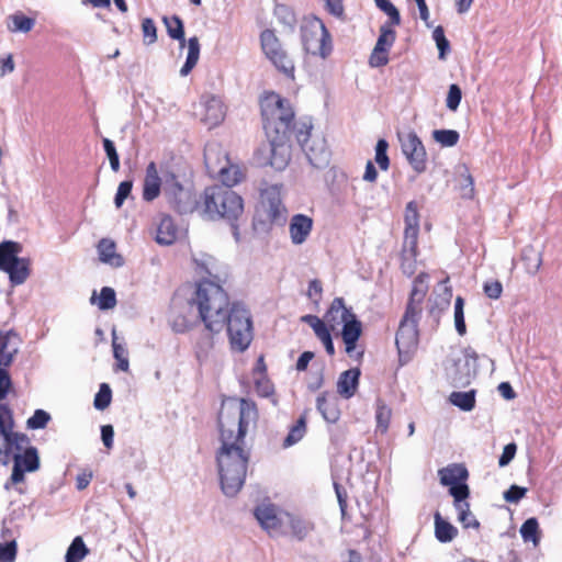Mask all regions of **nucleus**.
Instances as JSON below:
<instances>
[{
    "instance_id": "obj_49",
    "label": "nucleus",
    "mask_w": 562,
    "mask_h": 562,
    "mask_svg": "<svg viewBox=\"0 0 562 562\" xmlns=\"http://www.w3.org/2000/svg\"><path fill=\"white\" fill-rule=\"evenodd\" d=\"M101 311L111 310L116 305L115 291L110 286H103L97 302Z\"/></svg>"
},
{
    "instance_id": "obj_17",
    "label": "nucleus",
    "mask_w": 562,
    "mask_h": 562,
    "mask_svg": "<svg viewBox=\"0 0 562 562\" xmlns=\"http://www.w3.org/2000/svg\"><path fill=\"white\" fill-rule=\"evenodd\" d=\"M269 142V165L276 170H283L291 158L290 137L267 136Z\"/></svg>"
},
{
    "instance_id": "obj_48",
    "label": "nucleus",
    "mask_w": 562,
    "mask_h": 562,
    "mask_svg": "<svg viewBox=\"0 0 562 562\" xmlns=\"http://www.w3.org/2000/svg\"><path fill=\"white\" fill-rule=\"evenodd\" d=\"M376 7L382 10L387 16L389 21L384 24L400 25L401 15L397 8L389 0H374Z\"/></svg>"
},
{
    "instance_id": "obj_5",
    "label": "nucleus",
    "mask_w": 562,
    "mask_h": 562,
    "mask_svg": "<svg viewBox=\"0 0 562 562\" xmlns=\"http://www.w3.org/2000/svg\"><path fill=\"white\" fill-rule=\"evenodd\" d=\"M325 322L331 329L342 324L341 338L346 346V352L349 357L360 359L363 357V350L356 352L357 342L362 333V324L351 307H346L342 297H335L329 308L324 315Z\"/></svg>"
},
{
    "instance_id": "obj_53",
    "label": "nucleus",
    "mask_w": 562,
    "mask_h": 562,
    "mask_svg": "<svg viewBox=\"0 0 562 562\" xmlns=\"http://www.w3.org/2000/svg\"><path fill=\"white\" fill-rule=\"evenodd\" d=\"M432 38L436 42L437 48L439 50V58L445 59L446 54L450 50V43L446 38L443 27L438 25L432 32Z\"/></svg>"
},
{
    "instance_id": "obj_4",
    "label": "nucleus",
    "mask_w": 562,
    "mask_h": 562,
    "mask_svg": "<svg viewBox=\"0 0 562 562\" xmlns=\"http://www.w3.org/2000/svg\"><path fill=\"white\" fill-rule=\"evenodd\" d=\"M201 268L205 270L207 278L196 283L190 304L196 306L206 330L221 333L224 329L225 312L229 308V297L222 285L226 278L214 274L204 266Z\"/></svg>"
},
{
    "instance_id": "obj_30",
    "label": "nucleus",
    "mask_w": 562,
    "mask_h": 562,
    "mask_svg": "<svg viewBox=\"0 0 562 562\" xmlns=\"http://www.w3.org/2000/svg\"><path fill=\"white\" fill-rule=\"evenodd\" d=\"M285 526L290 528L291 535L300 541L305 539L308 536V533L314 529V524L312 521L294 516L289 513L285 514L284 527Z\"/></svg>"
},
{
    "instance_id": "obj_10",
    "label": "nucleus",
    "mask_w": 562,
    "mask_h": 562,
    "mask_svg": "<svg viewBox=\"0 0 562 562\" xmlns=\"http://www.w3.org/2000/svg\"><path fill=\"white\" fill-rule=\"evenodd\" d=\"M164 195L179 214L191 213L199 206L192 189L184 187L171 170L164 172Z\"/></svg>"
},
{
    "instance_id": "obj_54",
    "label": "nucleus",
    "mask_w": 562,
    "mask_h": 562,
    "mask_svg": "<svg viewBox=\"0 0 562 562\" xmlns=\"http://www.w3.org/2000/svg\"><path fill=\"white\" fill-rule=\"evenodd\" d=\"M50 420V415L43 411L36 409L34 414L27 419V427L30 429H42L45 428L48 422Z\"/></svg>"
},
{
    "instance_id": "obj_34",
    "label": "nucleus",
    "mask_w": 562,
    "mask_h": 562,
    "mask_svg": "<svg viewBox=\"0 0 562 562\" xmlns=\"http://www.w3.org/2000/svg\"><path fill=\"white\" fill-rule=\"evenodd\" d=\"M200 57V43L196 36L188 40V55L184 65L180 69L182 77L188 76L198 64Z\"/></svg>"
},
{
    "instance_id": "obj_26",
    "label": "nucleus",
    "mask_w": 562,
    "mask_h": 562,
    "mask_svg": "<svg viewBox=\"0 0 562 562\" xmlns=\"http://www.w3.org/2000/svg\"><path fill=\"white\" fill-rule=\"evenodd\" d=\"M22 251V245L14 240H3L0 243V270L3 271L14 263H19L21 257L19 254Z\"/></svg>"
},
{
    "instance_id": "obj_50",
    "label": "nucleus",
    "mask_w": 562,
    "mask_h": 562,
    "mask_svg": "<svg viewBox=\"0 0 562 562\" xmlns=\"http://www.w3.org/2000/svg\"><path fill=\"white\" fill-rule=\"evenodd\" d=\"M112 400V391L109 384L102 383L94 396L93 405L97 409L103 411L109 407Z\"/></svg>"
},
{
    "instance_id": "obj_33",
    "label": "nucleus",
    "mask_w": 562,
    "mask_h": 562,
    "mask_svg": "<svg viewBox=\"0 0 562 562\" xmlns=\"http://www.w3.org/2000/svg\"><path fill=\"white\" fill-rule=\"evenodd\" d=\"M392 417V409L384 403L383 400L376 398L375 401V431L386 434L389 430Z\"/></svg>"
},
{
    "instance_id": "obj_6",
    "label": "nucleus",
    "mask_w": 562,
    "mask_h": 562,
    "mask_svg": "<svg viewBox=\"0 0 562 562\" xmlns=\"http://www.w3.org/2000/svg\"><path fill=\"white\" fill-rule=\"evenodd\" d=\"M225 327L233 350L243 352L250 346L254 337L252 321L244 304L235 302L225 312Z\"/></svg>"
},
{
    "instance_id": "obj_42",
    "label": "nucleus",
    "mask_w": 562,
    "mask_h": 562,
    "mask_svg": "<svg viewBox=\"0 0 562 562\" xmlns=\"http://www.w3.org/2000/svg\"><path fill=\"white\" fill-rule=\"evenodd\" d=\"M416 257H417V246L415 247V251H412V245L404 243V249L402 255L401 268L402 271L408 277L413 276L416 270Z\"/></svg>"
},
{
    "instance_id": "obj_40",
    "label": "nucleus",
    "mask_w": 562,
    "mask_h": 562,
    "mask_svg": "<svg viewBox=\"0 0 562 562\" xmlns=\"http://www.w3.org/2000/svg\"><path fill=\"white\" fill-rule=\"evenodd\" d=\"M520 535L525 542L531 541L537 546L540 541L539 524L537 518H528L520 527Z\"/></svg>"
},
{
    "instance_id": "obj_57",
    "label": "nucleus",
    "mask_w": 562,
    "mask_h": 562,
    "mask_svg": "<svg viewBox=\"0 0 562 562\" xmlns=\"http://www.w3.org/2000/svg\"><path fill=\"white\" fill-rule=\"evenodd\" d=\"M103 148L110 160V166L113 171H119L120 169V157L114 146V143L109 138H103Z\"/></svg>"
},
{
    "instance_id": "obj_11",
    "label": "nucleus",
    "mask_w": 562,
    "mask_h": 562,
    "mask_svg": "<svg viewBox=\"0 0 562 562\" xmlns=\"http://www.w3.org/2000/svg\"><path fill=\"white\" fill-rule=\"evenodd\" d=\"M260 45L265 56L285 77L294 79V63L283 48L274 31L266 29L260 33Z\"/></svg>"
},
{
    "instance_id": "obj_13",
    "label": "nucleus",
    "mask_w": 562,
    "mask_h": 562,
    "mask_svg": "<svg viewBox=\"0 0 562 562\" xmlns=\"http://www.w3.org/2000/svg\"><path fill=\"white\" fill-rule=\"evenodd\" d=\"M398 142L411 168L417 175L424 173L427 170V151L419 136L414 131H409L398 134Z\"/></svg>"
},
{
    "instance_id": "obj_14",
    "label": "nucleus",
    "mask_w": 562,
    "mask_h": 562,
    "mask_svg": "<svg viewBox=\"0 0 562 562\" xmlns=\"http://www.w3.org/2000/svg\"><path fill=\"white\" fill-rule=\"evenodd\" d=\"M285 514L279 512L273 504H260L254 510L259 525L272 537L286 533L284 530Z\"/></svg>"
},
{
    "instance_id": "obj_52",
    "label": "nucleus",
    "mask_w": 562,
    "mask_h": 562,
    "mask_svg": "<svg viewBox=\"0 0 562 562\" xmlns=\"http://www.w3.org/2000/svg\"><path fill=\"white\" fill-rule=\"evenodd\" d=\"M463 306V299L461 296H458L454 302V325L456 330L460 336H463L467 333Z\"/></svg>"
},
{
    "instance_id": "obj_8",
    "label": "nucleus",
    "mask_w": 562,
    "mask_h": 562,
    "mask_svg": "<svg viewBox=\"0 0 562 562\" xmlns=\"http://www.w3.org/2000/svg\"><path fill=\"white\" fill-rule=\"evenodd\" d=\"M30 440L18 442L8 450L5 460L0 459V462L8 464L13 461V469L11 481L14 484L22 483L25 480L26 472H35L40 469L41 462L37 448L30 446Z\"/></svg>"
},
{
    "instance_id": "obj_31",
    "label": "nucleus",
    "mask_w": 562,
    "mask_h": 562,
    "mask_svg": "<svg viewBox=\"0 0 562 562\" xmlns=\"http://www.w3.org/2000/svg\"><path fill=\"white\" fill-rule=\"evenodd\" d=\"M435 537L441 543L451 542L458 536V529L449 521L445 520L439 512L434 515Z\"/></svg>"
},
{
    "instance_id": "obj_18",
    "label": "nucleus",
    "mask_w": 562,
    "mask_h": 562,
    "mask_svg": "<svg viewBox=\"0 0 562 562\" xmlns=\"http://www.w3.org/2000/svg\"><path fill=\"white\" fill-rule=\"evenodd\" d=\"M164 172L165 170H161V176L159 175L157 165L154 161L147 165L143 183L144 201L151 202L159 196L161 191L164 192Z\"/></svg>"
},
{
    "instance_id": "obj_38",
    "label": "nucleus",
    "mask_w": 562,
    "mask_h": 562,
    "mask_svg": "<svg viewBox=\"0 0 562 562\" xmlns=\"http://www.w3.org/2000/svg\"><path fill=\"white\" fill-rule=\"evenodd\" d=\"M89 553V549L87 548L85 541L81 537H76L70 546L68 547L65 555V561L69 562H80L83 560Z\"/></svg>"
},
{
    "instance_id": "obj_41",
    "label": "nucleus",
    "mask_w": 562,
    "mask_h": 562,
    "mask_svg": "<svg viewBox=\"0 0 562 562\" xmlns=\"http://www.w3.org/2000/svg\"><path fill=\"white\" fill-rule=\"evenodd\" d=\"M432 138L441 147H453L460 139V134L456 130H435Z\"/></svg>"
},
{
    "instance_id": "obj_62",
    "label": "nucleus",
    "mask_w": 562,
    "mask_h": 562,
    "mask_svg": "<svg viewBox=\"0 0 562 562\" xmlns=\"http://www.w3.org/2000/svg\"><path fill=\"white\" fill-rule=\"evenodd\" d=\"M483 291L488 299L497 300L502 296L503 285L498 280L486 281Z\"/></svg>"
},
{
    "instance_id": "obj_24",
    "label": "nucleus",
    "mask_w": 562,
    "mask_h": 562,
    "mask_svg": "<svg viewBox=\"0 0 562 562\" xmlns=\"http://www.w3.org/2000/svg\"><path fill=\"white\" fill-rule=\"evenodd\" d=\"M316 408L323 418L329 424H335L340 418V411L338 407L337 398L335 396L327 397L326 392L317 396Z\"/></svg>"
},
{
    "instance_id": "obj_44",
    "label": "nucleus",
    "mask_w": 562,
    "mask_h": 562,
    "mask_svg": "<svg viewBox=\"0 0 562 562\" xmlns=\"http://www.w3.org/2000/svg\"><path fill=\"white\" fill-rule=\"evenodd\" d=\"M449 494L453 497L454 508L469 504L467 498L470 496V490L467 481L449 486Z\"/></svg>"
},
{
    "instance_id": "obj_2",
    "label": "nucleus",
    "mask_w": 562,
    "mask_h": 562,
    "mask_svg": "<svg viewBox=\"0 0 562 562\" xmlns=\"http://www.w3.org/2000/svg\"><path fill=\"white\" fill-rule=\"evenodd\" d=\"M262 125L266 136L290 137L292 133L305 153L310 164L321 168L328 160V150L324 143L317 147L311 146L310 136L312 124L301 123L296 126L295 112L291 102L277 92H268L261 101Z\"/></svg>"
},
{
    "instance_id": "obj_25",
    "label": "nucleus",
    "mask_w": 562,
    "mask_h": 562,
    "mask_svg": "<svg viewBox=\"0 0 562 562\" xmlns=\"http://www.w3.org/2000/svg\"><path fill=\"white\" fill-rule=\"evenodd\" d=\"M438 475L443 486H450L467 481L469 472L463 464L452 463L438 470Z\"/></svg>"
},
{
    "instance_id": "obj_37",
    "label": "nucleus",
    "mask_w": 562,
    "mask_h": 562,
    "mask_svg": "<svg viewBox=\"0 0 562 562\" xmlns=\"http://www.w3.org/2000/svg\"><path fill=\"white\" fill-rule=\"evenodd\" d=\"M449 401L452 405L459 407L464 412H470L475 406V391L471 390L468 392H452L449 396Z\"/></svg>"
},
{
    "instance_id": "obj_22",
    "label": "nucleus",
    "mask_w": 562,
    "mask_h": 562,
    "mask_svg": "<svg viewBox=\"0 0 562 562\" xmlns=\"http://www.w3.org/2000/svg\"><path fill=\"white\" fill-rule=\"evenodd\" d=\"M360 374L358 368H351L340 373L337 381L338 394L346 400L351 398L357 392Z\"/></svg>"
},
{
    "instance_id": "obj_20",
    "label": "nucleus",
    "mask_w": 562,
    "mask_h": 562,
    "mask_svg": "<svg viewBox=\"0 0 562 562\" xmlns=\"http://www.w3.org/2000/svg\"><path fill=\"white\" fill-rule=\"evenodd\" d=\"M405 232H404V241L405 244L412 245V251H415L418 232H419V214L417 204L415 201H411L407 203L405 209Z\"/></svg>"
},
{
    "instance_id": "obj_15",
    "label": "nucleus",
    "mask_w": 562,
    "mask_h": 562,
    "mask_svg": "<svg viewBox=\"0 0 562 562\" xmlns=\"http://www.w3.org/2000/svg\"><path fill=\"white\" fill-rule=\"evenodd\" d=\"M27 440V436L13 431V418L7 404L0 403V459L5 460L8 450L18 442Z\"/></svg>"
},
{
    "instance_id": "obj_63",
    "label": "nucleus",
    "mask_w": 562,
    "mask_h": 562,
    "mask_svg": "<svg viewBox=\"0 0 562 562\" xmlns=\"http://www.w3.org/2000/svg\"><path fill=\"white\" fill-rule=\"evenodd\" d=\"M464 183L461 184V195L467 199H472L474 196V179L469 172L468 168H464V172L462 173Z\"/></svg>"
},
{
    "instance_id": "obj_3",
    "label": "nucleus",
    "mask_w": 562,
    "mask_h": 562,
    "mask_svg": "<svg viewBox=\"0 0 562 562\" xmlns=\"http://www.w3.org/2000/svg\"><path fill=\"white\" fill-rule=\"evenodd\" d=\"M221 176L224 184L205 188L198 207L209 220H225L232 228L235 241L239 243L238 221L244 213V201L232 187L241 180V172L237 168H222Z\"/></svg>"
},
{
    "instance_id": "obj_60",
    "label": "nucleus",
    "mask_w": 562,
    "mask_h": 562,
    "mask_svg": "<svg viewBox=\"0 0 562 562\" xmlns=\"http://www.w3.org/2000/svg\"><path fill=\"white\" fill-rule=\"evenodd\" d=\"M133 188V182L131 180L122 181L119 184L115 198H114V204L116 207H121L125 201V199L131 194Z\"/></svg>"
},
{
    "instance_id": "obj_21",
    "label": "nucleus",
    "mask_w": 562,
    "mask_h": 562,
    "mask_svg": "<svg viewBox=\"0 0 562 562\" xmlns=\"http://www.w3.org/2000/svg\"><path fill=\"white\" fill-rule=\"evenodd\" d=\"M20 337L13 330L0 331V367H9L20 348Z\"/></svg>"
},
{
    "instance_id": "obj_47",
    "label": "nucleus",
    "mask_w": 562,
    "mask_h": 562,
    "mask_svg": "<svg viewBox=\"0 0 562 562\" xmlns=\"http://www.w3.org/2000/svg\"><path fill=\"white\" fill-rule=\"evenodd\" d=\"M387 148H389V143L386 142V139L381 138L376 142L374 161L378 164L379 168L383 171H386L390 168V158L387 156Z\"/></svg>"
},
{
    "instance_id": "obj_7",
    "label": "nucleus",
    "mask_w": 562,
    "mask_h": 562,
    "mask_svg": "<svg viewBox=\"0 0 562 562\" xmlns=\"http://www.w3.org/2000/svg\"><path fill=\"white\" fill-rule=\"evenodd\" d=\"M301 42L306 54L326 59L333 52L331 35L325 23L316 15L305 16L302 21Z\"/></svg>"
},
{
    "instance_id": "obj_36",
    "label": "nucleus",
    "mask_w": 562,
    "mask_h": 562,
    "mask_svg": "<svg viewBox=\"0 0 562 562\" xmlns=\"http://www.w3.org/2000/svg\"><path fill=\"white\" fill-rule=\"evenodd\" d=\"M162 21L166 25L167 33L172 40H177L180 43V46L183 47L186 45L184 37V27L183 22L178 15H172L170 18L164 16Z\"/></svg>"
},
{
    "instance_id": "obj_45",
    "label": "nucleus",
    "mask_w": 562,
    "mask_h": 562,
    "mask_svg": "<svg viewBox=\"0 0 562 562\" xmlns=\"http://www.w3.org/2000/svg\"><path fill=\"white\" fill-rule=\"evenodd\" d=\"M112 348H113V357L117 361V369L121 371H128L130 362L127 358V350L126 348L117 342V338L115 336V333L113 331V341H112Z\"/></svg>"
},
{
    "instance_id": "obj_61",
    "label": "nucleus",
    "mask_w": 562,
    "mask_h": 562,
    "mask_svg": "<svg viewBox=\"0 0 562 562\" xmlns=\"http://www.w3.org/2000/svg\"><path fill=\"white\" fill-rule=\"evenodd\" d=\"M16 557L15 541H9L0 544V562H13Z\"/></svg>"
},
{
    "instance_id": "obj_59",
    "label": "nucleus",
    "mask_w": 562,
    "mask_h": 562,
    "mask_svg": "<svg viewBox=\"0 0 562 562\" xmlns=\"http://www.w3.org/2000/svg\"><path fill=\"white\" fill-rule=\"evenodd\" d=\"M276 15L279 21L285 25L293 26L296 22L295 14L292 9L284 4H278L276 7Z\"/></svg>"
},
{
    "instance_id": "obj_51",
    "label": "nucleus",
    "mask_w": 562,
    "mask_h": 562,
    "mask_svg": "<svg viewBox=\"0 0 562 562\" xmlns=\"http://www.w3.org/2000/svg\"><path fill=\"white\" fill-rule=\"evenodd\" d=\"M301 322L311 326L317 338L330 331L326 323L316 315H304L301 317Z\"/></svg>"
},
{
    "instance_id": "obj_23",
    "label": "nucleus",
    "mask_w": 562,
    "mask_h": 562,
    "mask_svg": "<svg viewBox=\"0 0 562 562\" xmlns=\"http://www.w3.org/2000/svg\"><path fill=\"white\" fill-rule=\"evenodd\" d=\"M428 278L429 276L425 272L419 273L415 278L406 308L412 307L413 312L422 313L420 305L428 291Z\"/></svg>"
},
{
    "instance_id": "obj_56",
    "label": "nucleus",
    "mask_w": 562,
    "mask_h": 562,
    "mask_svg": "<svg viewBox=\"0 0 562 562\" xmlns=\"http://www.w3.org/2000/svg\"><path fill=\"white\" fill-rule=\"evenodd\" d=\"M461 99H462L461 88L456 83L450 85L448 94H447V99H446L447 108L450 111H453V112L457 111V109L460 105Z\"/></svg>"
},
{
    "instance_id": "obj_9",
    "label": "nucleus",
    "mask_w": 562,
    "mask_h": 562,
    "mask_svg": "<svg viewBox=\"0 0 562 562\" xmlns=\"http://www.w3.org/2000/svg\"><path fill=\"white\" fill-rule=\"evenodd\" d=\"M282 184H270L261 191V200L257 209L259 221L270 229L273 225L281 226L286 221V207L281 198Z\"/></svg>"
},
{
    "instance_id": "obj_16",
    "label": "nucleus",
    "mask_w": 562,
    "mask_h": 562,
    "mask_svg": "<svg viewBox=\"0 0 562 562\" xmlns=\"http://www.w3.org/2000/svg\"><path fill=\"white\" fill-rule=\"evenodd\" d=\"M393 26L391 24L381 25L380 35L369 59L372 67H382L389 63V52L396 40Z\"/></svg>"
},
{
    "instance_id": "obj_35",
    "label": "nucleus",
    "mask_w": 562,
    "mask_h": 562,
    "mask_svg": "<svg viewBox=\"0 0 562 562\" xmlns=\"http://www.w3.org/2000/svg\"><path fill=\"white\" fill-rule=\"evenodd\" d=\"M306 434V416L300 418L290 427L286 437L283 439V448H290L301 441Z\"/></svg>"
},
{
    "instance_id": "obj_58",
    "label": "nucleus",
    "mask_w": 562,
    "mask_h": 562,
    "mask_svg": "<svg viewBox=\"0 0 562 562\" xmlns=\"http://www.w3.org/2000/svg\"><path fill=\"white\" fill-rule=\"evenodd\" d=\"M255 391L261 397H270L274 393V386L267 376L261 375L255 381Z\"/></svg>"
},
{
    "instance_id": "obj_64",
    "label": "nucleus",
    "mask_w": 562,
    "mask_h": 562,
    "mask_svg": "<svg viewBox=\"0 0 562 562\" xmlns=\"http://www.w3.org/2000/svg\"><path fill=\"white\" fill-rule=\"evenodd\" d=\"M325 9L337 19H344L345 16L344 0H325Z\"/></svg>"
},
{
    "instance_id": "obj_39",
    "label": "nucleus",
    "mask_w": 562,
    "mask_h": 562,
    "mask_svg": "<svg viewBox=\"0 0 562 562\" xmlns=\"http://www.w3.org/2000/svg\"><path fill=\"white\" fill-rule=\"evenodd\" d=\"M213 334L214 333L210 330L202 333L195 341V356L200 362L205 361L210 351L213 349Z\"/></svg>"
},
{
    "instance_id": "obj_43",
    "label": "nucleus",
    "mask_w": 562,
    "mask_h": 562,
    "mask_svg": "<svg viewBox=\"0 0 562 562\" xmlns=\"http://www.w3.org/2000/svg\"><path fill=\"white\" fill-rule=\"evenodd\" d=\"M9 20L12 22V25L8 24V27L12 32L26 33V32L31 31L35 24L34 19L27 18L21 12L10 15Z\"/></svg>"
},
{
    "instance_id": "obj_32",
    "label": "nucleus",
    "mask_w": 562,
    "mask_h": 562,
    "mask_svg": "<svg viewBox=\"0 0 562 562\" xmlns=\"http://www.w3.org/2000/svg\"><path fill=\"white\" fill-rule=\"evenodd\" d=\"M31 261L29 258H21L19 263H14L10 268L3 270L9 276L12 286L23 284L31 274Z\"/></svg>"
},
{
    "instance_id": "obj_55",
    "label": "nucleus",
    "mask_w": 562,
    "mask_h": 562,
    "mask_svg": "<svg viewBox=\"0 0 562 562\" xmlns=\"http://www.w3.org/2000/svg\"><path fill=\"white\" fill-rule=\"evenodd\" d=\"M142 32H143L144 43L146 45H151L157 41V27H156L153 19L145 18L142 21Z\"/></svg>"
},
{
    "instance_id": "obj_1",
    "label": "nucleus",
    "mask_w": 562,
    "mask_h": 562,
    "mask_svg": "<svg viewBox=\"0 0 562 562\" xmlns=\"http://www.w3.org/2000/svg\"><path fill=\"white\" fill-rule=\"evenodd\" d=\"M257 417L256 403L248 398L239 401L237 413L231 415L221 412L218 414L221 446L216 451V462L221 487L227 496H235L245 483L250 458L245 438L249 423Z\"/></svg>"
},
{
    "instance_id": "obj_29",
    "label": "nucleus",
    "mask_w": 562,
    "mask_h": 562,
    "mask_svg": "<svg viewBox=\"0 0 562 562\" xmlns=\"http://www.w3.org/2000/svg\"><path fill=\"white\" fill-rule=\"evenodd\" d=\"M178 236V228L170 215H164L157 226L156 241L160 245H171Z\"/></svg>"
},
{
    "instance_id": "obj_28",
    "label": "nucleus",
    "mask_w": 562,
    "mask_h": 562,
    "mask_svg": "<svg viewBox=\"0 0 562 562\" xmlns=\"http://www.w3.org/2000/svg\"><path fill=\"white\" fill-rule=\"evenodd\" d=\"M98 254L102 262L113 267H122L124 265L123 257L116 254V245L110 238H102L98 244Z\"/></svg>"
},
{
    "instance_id": "obj_12",
    "label": "nucleus",
    "mask_w": 562,
    "mask_h": 562,
    "mask_svg": "<svg viewBox=\"0 0 562 562\" xmlns=\"http://www.w3.org/2000/svg\"><path fill=\"white\" fill-rule=\"evenodd\" d=\"M422 313L413 312V308H406L400 323L395 344L400 356L408 355L417 348L418 345V321Z\"/></svg>"
},
{
    "instance_id": "obj_19",
    "label": "nucleus",
    "mask_w": 562,
    "mask_h": 562,
    "mask_svg": "<svg viewBox=\"0 0 562 562\" xmlns=\"http://www.w3.org/2000/svg\"><path fill=\"white\" fill-rule=\"evenodd\" d=\"M313 229L312 217L305 214H295L289 224L290 238L293 245H302Z\"/></svg>"
},
{
    "instance_id": "obj_46",
    "label": "nucleus",
    "mask_w": 562,
    "mask_h": 562,
    "mask_svg": "<svg viewBox=\"0 0 562 562\" xmlns=\"http://www.w3.org/2000/svg\"><path fill=\"white\" fill-rule=\"evenodd\" d=\"M456 510L458 512V519L463 528H480V521L470 510V504H464L463 506L456 508Z\"/></svg>"
},
{
    "instance_id": "obj_27",
    "label": "nucleus",
    "mask_w": 562,
    "mask_h": 562,
    "mask_svg": "<svg viewBox=\"0 0 562 562\" xmlns=\"http://www.w3.org/2000/svg\"><path fill=\"white\" fill-rule=\"evenodd\" d=\"M204 122L210 126L218 125L225 117L226 111L222 100L217 97H210L204 102Z\"/></svg>"
}]
</instances>
